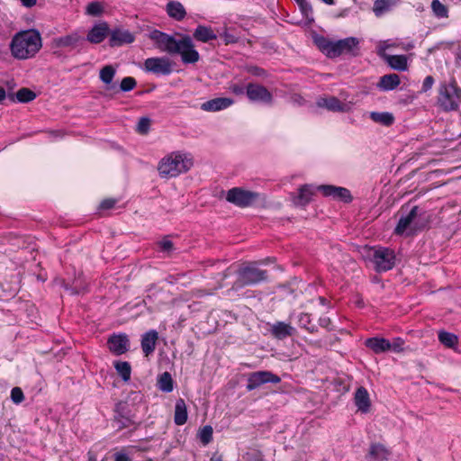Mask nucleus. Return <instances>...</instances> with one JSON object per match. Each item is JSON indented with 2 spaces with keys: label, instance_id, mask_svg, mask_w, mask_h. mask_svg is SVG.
Returning a JSON list of instances; mask_svg holds the SVG:
<instances>
[{
  "label": "nucleus",
  "instance_id": "obj_1",
  "mask_svg": "<svg viewBox=\"0 0 461 461\" xmlns=\"http://www.w3.org/2000/svg\"><path fill=\"white\" fill-rule=\"evenodd\" d=\"M42 46L41 37L36 30H27L16 33L11 41L12 55L18 59L34 57Z\"/></svg>",
  "mask_w": 461,
  "mask_h": 461
},
{
  "label": "nucleus",
  "instance_id": "obj_2",
  "mask_svg": "<svg viewBox=\"0 0 461 461\" xmlns=\"http://www.w3.org/2000/svg\"><path fill=\"white\" fill-rule=\"evenodd\" d=\"M193 166V161L186 154L172 152L163 158L158 164V172L162 177H176L188 171Z\"/></svg>",
  "mask_w": 461,
  "mask_h": 461
},
{
  "label": "nucleus",
  "instance_id": "obj_3",
  "mask_svg": "<svg viewBox=\"0 0 461 461\" xmlns=\"http://www.w3.org/2000/svg\"><path fill=\"white\" fill-rule=\"evenodd\" d=\"M438 103L444 111H456L461 104V89L455 80L439 87Z\"/></svg>",
  "mask_w": 461,
  "mask_h": 461
},
{
  "label": "nucleus",
  "instance_id": "obj_4",
  "mask_svg": "<svg viewBox=\"0 0 461 461\" xmlns=\"http://www.w3.org/2000/svg\"><path fill=\"white\" fill-rule=\"evenodd\" d=\"M366 258L374 264L377 272L390 270L395 265L394 251L387 248H366Z\"/></svg>",
  "mask_w": 461,
  "mask_h": 461
},
{
  "label": "nucleus",
  "instance_id": "obj_5",
  "mask_svg": "<svg viewBox=\"0 0 461 461\" xmlns=\"http://www.w3.org/2000/svg\"><path fill=\"white\" fill-rule=\"evenodd\" d=\"M238 278L232 288L239 290L247 285H253L267 279V271L258 268L255 264L240 267L238 271Z\"/></svg>",
  "mask_w": 461,
  "mask_h": 461
},
{
  "label": "nucleus",
  "instance_id": "obj_6",
  "mask_svg": "<svg viewBox=\"0 0 461 461\" xmlns=\"http://www.w3.org/2000/svg\"><path fill=\"white\" fill-rule=\"evenodd\" d=\"M260 197V194L241 187H233L226 194V200L238 207L253 205Z\"/></svg>",
  "mask_w": 461,
  "mask_h": 461
},
{
  "label": "nucleus",
  "instance_id": "obj_7",
  "mask_svg": "<svg viewBox=\"0 0 461 461\" xmlns=\"http://www.w3.org/2000/svg\"><path fill=\"white\" fill-rule=\"evenodd\" d=\"M149 38L155 42L158 49L169 54H175L179 50V41L158 30L150 32Z\"/></svg>",
  "mask_w": 461,
  "mask_h": 461
},
{
  "label": "nucleus",
  "instance_id": "obj_8",
  "mask_svg": "<svg viewBox=\"0 0 461 461\" xmlns=\"http://www.w3.org/2000/svg\"><path fill=\"white\" fill-rule=\"evenodd\" d=\"M179 50L175 54H180L181 59L185 64H194L200 59L198 51L189 35H185L179 40Z\"/></svg>",
  "mask_w": 461,
  "mask_h": 461
},
{
  "label": "nucleus",
  "instance_id": "obj_9",
  "mask_svg": "<svg viewBox=\"0 0 461 461\" xmlns=\"http://www.w3.org/2000/svg\"><path fill=\"white\" fill-rule=\"evenodd\" d=\"M420 209L418 206H413L406 216H402L394 230L398 235H402L408 231V234L413 233L418 229L417 217Z\"/></svg>",
  "mask_w": 461,
  "mask_h": 461
},
{
  "label": "nucleus",
  "instance_id": "obj_10",
  "mask_svg": "<svg viewBox=\"0 0 461 461\" xmlns=\"http://www.w3.org/2000/svg\"><path fill=\"white\" fill-rule=\"evenodd\" d=\"M280 381V377L270 371L253 372L249 375L246 388L248 391H252L264 384H278Z\"/></svg>",
  "mask_w": 461,
  "mask_h": 461
},
{
  "label": "nucleus",
  "instance_id": "obj_11",
  "mask_svg": "<svg viewBox=\"0 0 461 461\" xmlns=\"http://www.w3.org/2000/svg\"><path fill=\"white\" fill-rule=\"evenodd\" d=\"M144 69L156 75H169L172 72V62L168 58H149L144 62Z\"/></svg>",
  "mask_w": 461,
  "mask_h": 461
},
{
  "label": "nucleus",
  "instance_id": "obj_12",
  "mask_svg": "<svg viewBox=\"0 0 461 461\" xmlns=\"http://www.w3.org/2000/svg\"><path fill=\"white\" fill-rule=\"evenodd\" d=\"M246 95L251 102L271 104L273 100L272 94L258 84L249 83L246 87Z\"/></svg>",
  "mask_w": 461,
  "mask_h": 461
},
{
  "label": "nucleus",
  "instance_id": "obj_13",
  "mask_svg": "<svg viewBox=\"0 0 461 461\" xmlns=\"http://www.w3.org/2000/svg\"><path fill=\"white\" fill-rule=\"evenodd\" d=\"M324 196H330L346 203L352 200L349 190L345 187L335 186L331 185H321L317 187Z\"/></svg>",
  "mask_w": 461,
  "mask_h": 461
},
{
  "label": "nucleus",
  "instance_id": "obj_14",
  "mask_svg": "<svg viewBox=\"0 0 461 461\" xmlns=\"http://www.w3.org/2000/svg\"><path fill=\"white\" fill-rule=\"evenodd\" d=\"M107 344L110 351L116 356L124 354L130 348V340L126 334L112 335L108 339Z\"/></svg>",
  "mask_w": 461,
  "mask_h": 461
},
{
  "label": "nucleus",
  "instance_id": "obj_15",
  "mask_svg": "<svg viewBox=\"0 0 461 461\" xmlns=\"http://www.w3.org/2000/svg\"><path fill=\"white\" fill-rule=\"evenodd\" d=\"M135 40L134 35L128 30L113 29L110 32L109 44L111 47L122 46L123 44L132 43Z\"/></svg>",
  "mask_w": 461,
  "mask_h": 461
},
{
  "label": "nucleus",
  "instance_id": "obj_16",
  "mask_svg": "<svg viewBox=\"0 0 461 461\" xmlns=\"http://www.w3.org/2000/svg\"><path fill=\"white\" fill-rule=\"evenodd\" d=\"M313 194L312 186L311 185H303L298 189L297 194H291V198L295 206L303 207L311 202Z\"/></svg>",
  "mask_w": 461,
  "mask_h": 461
},
{
  "label": "nucleus",
  "instance_id": "obj_17",
  "mask_svg": "<svg viewBox=\"0 0 461 461\" xmlns=\"http://www.w3.org/2000/svg\"><path fill=\"white\" fill-rule=\"evenodd\" d=\"M110 34V30L107 23L103 22L98 24H95L87 34V41L91 43H100L102 42L106 36Z\"/></svg>",
  "mask_w": 461,
  "mask_h": 461
},
{
  "label": "nucleus",
  "instance_id": "obj_18",
  "mask_svg": "<svg viewBox=\"0 0 461 461\" xmlns=\"http://www.w3.org/2000/svg\"><path fill=\"white\" fill-rule=\"evenodd\" d=\"M319 107H324L329 111L332 112H348L349 106L346 104H342L338 98L330 96L328 98H320L317 101Z\"/></svg>",
  "mask_w": 461,
  "mask_h": 461
},
{
  "label": "nucleus",
  "instance_id": "obj_19",
  "mask_svg": "<svg viewBox=\"0 0 461 461\" xmlns=\"http://www.w3.org/2000/svg\"><path fill=\"white\" fill-rule=\"evenodd\" d=\"M233 104V100L227 97H218L202 104L201 108L207 112H217L228 108Z\"/></svg>",
  "mask_w": 461,
  "mask_h": 461
},
{
  "label": "nucleus",
  "instance_id": "obj_20",
  "mask_svg": "<svg viewBox=\"0 0 461 461\" xmlns=\"http://www.w3.org/2000/svg\"><path fill=\"white\" fill-rule=\"evenodd\" d=\"M354 400L358 411L364 413L369 411L371 402L368 392L365 387L360 386L359 388H357V390L355 393Z\"/></svg>",
  "mask_w": 461,
  "mask_h": 461
},
{
  "label": "nucleus",
  "instance_id": "obj_21",
  "mask_svg": "<svg viewBox=\"0 0 461 461\" xmlns=\"http://www.w3.org/2000/svg\"><path fill=\"white\" fill-rule=\"evenodd\" d=\"M390 454L384 445L374 443L369 447L367 457L370 461H387Z\"/></svg>",
  "mask_w": 461,
  "mask_h": 461
},
{
  "label": "nucleus",
  "instance_id": "obj_22",
  "mask_svg": "<svg viewBox=\"0 0 461 461\" xmlns=\"http://www.w3.org/2000/svg\"><path fill=\"white\" fill-rule=\"evenodd\" d=\"M116 74V69L112 65H106L100 69L99 78L104 84L105 89L110 91L115 89L116 86L113 83V78Z\"/></svg>",
  "mask_w": 461,
  "mask_h": 461
},
{
  "label": "nucleus",
  "instance_id": "obj_23",
  "mask_svg": "<svg viewBox=\"0 0 461 461\" xmlns=\"http://www.w3.org/2000/svg\"><path fill=\"white\" fill-rule=\"evenodd\" d=\"M158 339V334L154 330H151L142 335L141 348L146 357L155 350Z\"/></svg>",
  "mask_w": 461,
  "mask_h": 461
},
{
  "label": "nucleus",
  "instance_id": "obj_24",
  "mask_svg": "<svg viewBox=\"0 0 461 461\" xmlns=\"http://www.w3.org/2000/svg\"><path fill=\"white\" fill-rule=\"evenodd\" d=\"M386 63L394 70L406 71L408 69V59L405 55H383Z\"/></svg>",
  "mask_w": 461,
  "mask_h": 461
},
{
  "label": "nucleus",
  "instance_id": "obj_25",
  "mask_svg": "<svg viewBox=\"0 0 461 461\" xmlns=\"http://www.w3.org/2000/svg\"><path fill=\"white\" fill-rule=\"evenodd\" d=\"M401 83L400 77L397 74H387L380 77L377 87L383 91H391L395 89Z\"/></svg>",
  "mask_w": 461,
  "mask_h": 461
},
{
  "label": "nucleus",
  "instance_id": "obj_26",
  "mask_svg": "<svg viewBox=\"0 0 461 461\" xmlns=\"http://www.w3.org/2000/svg\"><path fill=\"white\" fill-rule=\"evenodd\" d=\"M366 346L375 354H380L391 349V342L383 338H370L366 340Z\"/></svg>",
  "mask_w": 461,
  "mask_h": 461
},
{
  "label": "nucleus",
  "instance_id": "obj_27",
  "mask_svg": "<svg viewBox=\"0 0 461 461\" xmlns=\"http://www.w3.org/2000/svg\"><path fill=\"white\" fill-rule=\"evenodd\" d=\"M294 330V329L291 325L282 321L273 324L270 330L271 334L278 339L291 336Z\"/></svg>",
  "mask_w": 461,
  "mask_h": 461
},
{
  "label": "nucleus",
  "instance_id": "obj_28",
  "mask_svg": "<svg viewBox=\"0 0 461 461\" xmlns=\"http://www.w3.org/2000/svg\"><path fill=\"white\" fill-rule=\"evenodd\" d=\"M358 44L359 41L355 37H348L337 41V45L339 49L340 55L348 53L356 55L355 50H357Z\"/></svg>",
  "mask_w": 461,
  "mask_h": 461
},
{
  "label": "nucleus",
  "instance_id": "obj_29",
  "mask_svg": "<svg viewBox=\"0 0 461 461\" xmlns=\"http://www.w3.org/2000/svg\"><path fill=\"white\" fill-rule=\"evenodd\" d=\"M193 36L195 40L202 42H208L209 41L215 40L217 38L213 30L211 27L204 25H198L194 30Z\"/></svg>",
  "mask_w": 461,
  "mask_h": 461
},
{
  "label": "nucleus",
  "instance_id": "obj_30",
  "mask_svg": "<svg viewBox=\"0 0 461 461\" xmlns=\"http://www.w3.org/2000/svg\"><path fill=\"white\" fill-rule=\"evenodd\" d=\"M7 97L13 102L29 103L36 98V94L29 88L22 87L15 94H8Z\"/></svg>",
  "mask_w": 461,
  "mask_h": 461
},
{
  "label": "nucleus",
  "instance_id": "obj_31",
  "mask_svg": "<svg viewBox=\"0 0 461 461\" xmlns=\"http://www.w3.org/2000/svg\"><path fill=\"white\" fill-rule=\"evenodd\" d=\"M81 41H83L81 36H79L77 33H72L55 39L54 43L57 47L60 48H75Z\"/></svg>",
  "mask_w": 461,
  "mask_h": 461
},
{
  "label": "nucleus",
  "instance_id": "obj_32",
  "mask_svg": "<svg viewBox=\"0 0 461 461\" xmlns=\"http://www.w3.org/2000/svg\"><path fill=\"white\" fill-rule=\"evenodd\" d=\"M174 420L176 425H184L187 420L186 404L181 398L176 402Z\"/></svg>",
  "mask_w": 461,
  "mask_h": 461
},
{
  "label": "nucleus",
  "instance_id": "obj_33",
  "mask_svg": "<svg viewBox=\"0 0 461 461\" xmlns=\"http://www.w3.org/2000/svg\"><path fill=\"white\" fill-rule=\"evenodd\" d=\"M167 12L170 17L177 21L183 20L186 14L185 9L183 6V5L179 2L175 1L169 2L167 5Z\"/></svg>",
  "mask_w": 461,
  "mask_h": 461
},
{
  "label": "nucleus",
  "instance_id": "obj_34",
  "mask_svg": "<svg viewBox=\"0 0 461 461\" xmlns=\"http://www.w3.org/2000/svg\"><path fill=\"white\" fill-rule=\"evenodd\" d=\"M370 118L382 125L384 126H390L393 124L394 121V117L391 113H378V112H372L370 113Z\"/></svg>",
  "mask_w": 461,
  "mask_h": 461
},
{
  "label": "nucleus",
  "instance_id": "obj_35",
  "mask_svg": "<svg viewBox=\"0 0 461 461\" xmlns=\"http://www.w3.org/2000/svg\"><path fill=\"white\" fill-rule=\"evenodd\" d=\"M158 388L166 393L173 391V379L168 372H164L158 381Z\"/></svg>",
  "mask_w": 461,
  "mask_h": 461
},
{
  "label": "nucleus",
  "instance_id": "obj_36",
  "mask_svg": "<svg viewBox=\"0 0 461 461\" xmlns=\"http://www.w3.org/2000/svg\"><path fill=\"white\" fill-rule=\"evenodd\" d=\"M438 340L447 348H453L457 344V337L450 332L440 331L438 333Z\"/></svg>",
  "mask_w": 461,
  "mask_h": 461
},
{
  "label": "nucleus",
  "instance_id": "obj_37",
  "mask_svg": "<svg viewBox=\"0 0 461 461\" xmlns=\"http://www.w3.org/2000/svg\"><path fill=\"white\" fill-rule=\"evenodd\" d=\"M431 9L435 16L438 18H447L448 10L447 7L443 5L439 0H433L431 3Z\"/></svg>",
  "mask_w": 461,
  "mask_h": 461
},
{
  "label": "nucleus",
  "instance_id": "obj_38",
  "mask_svg": "<svg viewBox=\"0 0 461 461\" xmlns=\"http://www.w3.org/2000/svg\"><path fill=\"white\" fill-rule=\"evenodd\" d=\"M114 367L124 381L130 379L131 368L128 362L118 361L114 364Z\"/></svg>",
  "mask_w": 461,
  "mask_h": 461
},
{
  "label": "nucleus",
  "instance_id": "obj_39",
  "mask_svg": "<svg viewBox=\"0 0 461 461\" xmlns=\"http://www.w3.org/2000/svg\"><path fill=\"white\" fill-rule=\"evenodd\" d=\"M393 4V0H375L373 11L376 16H379L387 11Z\"/></svg>",
  "mask_w": 461,
  "mask_h": 461
},
{
  "label": "nucleus",
  "instance_id": "obj_40",
  "mask_svg": "<svg viewBox=\"0 0 461 461\" xmlns=\"http://www.w3.org/2000/svg\"><path fill=\"white\" fill-rule=\"evenodd\" d=\"M300 6V10L303 15L311 23L313 21L312 17V7L306 0H296Z\"/></svg>",
  "mask_w": 461,
  "mask_h": 461
},
{
  "label": "nucleus",
  "instance_id": "obj_41",
  "mask_svg": "<svg viewBox=\"0 0 461 461\" xmlns=\"http://www.w3.org/2000/svg\"><path fill=\"white\" fill-rule=\"evenodd\" d=\"M104 12V6L99 2H91L87 5L86 13L91 16H99Z\"/></svg>",
  "mask_w": 461,
  "mask_h": 461
},
{
  "label": "nucleus",
  "instance_id": "obj_42",
  "mask_svg": "<svg viewBox=\"0 0 461 461\" xmlns=\"http://www.w3.org/2000/svg\"><path fill=\"white\" fill-rule=\"evenodd\" d=\"M212 428L210 425L203 427L199 432V438L203 445H207L212 439Z\"/></svg>",
  "mask_w": 461,
  "mask_h": 461
},
{
  "label": "nucleus",
  "instance_id": "obj_43",
  "mask_svg": "<svg viewBox=\"0 0 461 461\" xmlns=\"http://www.w3.org/2000/svg\"><path fill=\"white\" fill-rule=\"evenodd\" d=\"M137 82L135 78L131 77H126L122 78L120 84V90L122 92H129L135 88Z\"/></svg>",
  "mask_w": 461,
  "mask_h": 461
},
{
  "label": "nucleus",
  "instance_id": "obj_44",
  "mask_svg": "<svg viewBox=\"0 0 461 461\" xmlns=\"http://www.w3.org/2000/svg\"><path fill=\"white\" fill-rule=\"evenodd\" d=\"M150 127V120L147 117H141L137 124V131L140 134L148 133Z\"/></svg>",
  "mask_w": 461,
  "mask_h": 461
},
{
  "label": "nucleus",
  "instance_id": "obj_45",
  "mask_svg": "<svg viewBox=\"0 0 461 461\" xmlns=\"http://www.w3.org/2000/svg\"><path fill=\"white\" fill-rule=\"evenodd\" d=\"M11 398L14 403H20L23 401L24 395L20 387H14L11 391Z\"/></svg>",
  "mask_w": 461,
  "mask_h": 461
},
{
  "label": "nucleus",
  "instance_id": "obj_46",
  "mask_svg": "<svg viewBox=\"0 0 461 461\" xmlns=\"http://www.w3.org/2000/svg\"><path fill=\"white\" fill-rule=\"evenodd\" d=\"M327 57L329 58H336V57H339L340 56V51H339V49L337 45V41H330V46H329V49L325 54Z\"/></svg>",
  "mask_w": 461,
  "mask_h": 461
},
{
  "label": "nucleus",
  "instance_id": "obj_47",
  "mask_svg": "<svg viewBox=\"0 0 461 461\" xmlns=\"http://www.w3.org/2000/svg\"><path fill=\"white\" fill-rule=\"evenodd\" d=\"M221 37L223 39V41L226 45L236 43L239 40L236 35L230 33L227 30H225L222 34H221Z\"/></svg>",
  "mask_w": 461,
  "mask_h": 461
},
{
  "label": "nucleus",
  "instance_id": "obj_48",
  "mask_svg": "<svg viewBox=\"0 0 461 461\" xmlns=\"http://www.w3.org/2000/svg\"><path fill=\"white\" fill-rule=\"evenodd\" d=\"M316 43L319 47V49L324 53L326 54L328 49H329V46H330V41L325 39L324 37H321L319 39L316 40Z\"/></svg>",
  "mask_w": 461,
  "mask_h": 461
},
{
  "label": "nucleus",
  "instance_id": "obj_49",
  "mask_svg": "<svg viewBox=\"0 0 461 461\" xmlns=\"http://www.w3.org/2000/svg\"><path fill=\"white\" fill-rule=\"evenodd\" d=\"M404 344V340L401 338H395L391 343V349L395 352H401L402 350V346Z\"/></svg>",
  "mask_w": 461,
  "mask_h": 461
},
{
  "label": "nucleus",
  "instance_id": "obj_50",
  "mask_svg": "<svg viewBox=\"0 0 461 461\" xmlns=\"http://www.w3.org/2000/svg\"><path fill=\"white\" fill-rule=\"evenodd\" d=\"M434 84V78L431 76H427L422 84V92L429 90Z\"/></svg>",
  "mask_w": 461,
  "mask_h": 461
},
{
  "label": "nucleus",
  "instance_id": "obj_51",
  "mask_svg": "<svg viewBox=\"0 0 461 461\" xmlns=\"http://www.w3.org/2000/svg\"><path fill=\"white\" fill-rule=\"evenodd\" d=\"M115 203H116V200L115 199H113V198L104 199L101 203L100 208L101 209H104V210L111 209V208H113L114 206Z\"/></svg>",
  "mask_w": 461,
  "mask_h": 461
},
{
  "label": "nucleus",
  "instance_id": "obj_52",
  "mask_svg": "<svg viewBox=\"0 0 461 461\" xmlns=\"http://www.w3.org/2000/svg\"><path fill=\"white\" fill-rule=\"evenodd\" d=\"M230 90L236 95H243L245 94V88L240 85H231Z\"/></svg>",
  "mask_w": 461,
  "mask_h": 461
},
{
  "label": "nucleus",
  "instance_id": "obj_53",
  "mask_svg": "<svg viewBox=\"0 0 461 461\" xmlns=\"http://www.w3.org/2000/svg\"><path fill=\"white\" fill-rule=\"evenodd\" d=\"M159 245L163 251L169 252L173 249V243L169 240H163L160 241Z\"/></svg>",
  "mask_w": 461,
  "mask_h": 461
},
{
  "label": "nucleus",
  "instance_id": "obj_54",
  "mask_svg": "<svg viewBox=\"0 0 461 461\" xmlns=\"http://www.w3.org/2000/svg\"><path fill=\"white\" fill-rule=\"evenodd\" d=\"M249 71L250 73H252L253 75H255V76H258V77H259V76H264V75H265V73H266L264 69H262V68H258V67H253V68H249Z\"/></svg>",
  "mask_w": 461,
  "mask_h": 461
},
{
  "label": "nucleus",
  "instance_id": "obj_55",
  "mask_svg": "<svg viewBox=\"0 0 461 461\" xmlns=\"http://www.w3.org/2000/svg\"><path fill=\"white\" fill-rule=\"evenodd\" d=\"M330 320L329 317H321L320 318V325L321 327L330 329Z\"/></svg>",
  "mask_w": 461,
  "mask_h": 461
},
{
  "label": "nucleus",
  "instance_id": "obj_56",
  "mask_svg": "<svg viewBox=\"0 0 461 461\" xmlns=\"http://www.w3.org/2000/svg\"><path fill=\"white\" fill-rule=\"evenodd\" d=\"M299 321L306 327V325L310 322L309 315L307 313H303L300 316Z\"/></svg>",
  "mask_w": 461,
  "mask_h": 461
},
{
  "label": "nucleus",
  "instance_id": "obj_57",
  "mask_svg": "<svg viewBox=\"0 0 461 461\" xmlns=\"http://www.w3.org/2000/svg\"><path fill=\"white\" fill-rule=\"evenodd\" d=\"M115 461H130V458L126 454L117 453L115 454Z\"/></svg>",
  "mask_w": 461,
  "mask_h": 461
},
{
  "label": "nucleus",
  "instance_id": "obj_58",
  "mask_svg": "<svg viewBox=\"0 0 461 461\" xmlns=\"http://www.w3.org/2000/svg\"><path fill=\"white\" fill-rule=\"evenodd\" d=\"M22 4L26 7H32L36 5L37 0H21Z\"/></svg>",
  "mask_w": 461,
  "mask_h": 461
},
{
  "label": "nucleus",
  "instance_id": "obj_59",
  "mask_svg": "<svg viewBox=\"0 0 461 461\" xmlns=\"http://www.w3.org/2000/svg\"><path fill=\"white\" fill-rule=\"evenodd\" d=\"M5 97H6L5 90L2 86H0V103L2 101H4L5 99Z\"/></svg>",
  "mask_w": 461,
  "mask_h": 461
},
{
  "label": "nucleus",
  "instance_id": "obj_60",
  "mask_svg": "<svg viewBox=\"0 0 461 461\" xmlns=\"http://www.w3.org/2000/svg\"><path fill=\"white\" fill-rule=\"evenodd\" d=\"M211 461H222V460H221V456H213L211 458Z\"/></svg>",
  "mask_w": 461,
  "mask_h": 461
},
{
  "label": "nucleus",
  "instance_id": "obj_61",
  "mask_svg": "<svg viewBox=\"0 0 461 461\" xmlns=\"http://www.w3.org/2000/svg\"><path fill=\"white\" fill-rule=\"evenodd\" d=\"M321 1L328 5H333V3H334V0H321Z\"/></svg>",
  "mask_w": 461,
  "mask_h": 461
},
{
  "label": "nucleus",
  "instance_id": "obj_62",
  "mask_svg": "<svg viewBox=\"0 0 461 461\" xmlns=\"http://www.w3.org/2000/svg\"><path fill=\"white\" fill-rule=\"evenodd\" d=\"M71 292H72V294H78V291H77V290H74V289H72V290H71Z\"/></svg>",
  "mask_w": 461,
  "mask_h": 461
}]
</instances>
